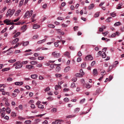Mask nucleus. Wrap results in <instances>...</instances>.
Returning a JSON list of instances; mask_svg holds the SVG:
<instances>
[{"label":"nucleus","mask_w":124,"mask_h":124,"mask_svg":"<svg viewBox=\"0 0 124 124\" xmlns=\"http://www.w3.org/2000/svg\"><path fill=\"white\" fill-rule=\"evenodd\" d=\"M57 108H53L52 110V111L53 113H55L56 112Z\"/></svg>","instance_id":"nucleus-39"},{"label":"nucleus","mask_w":124,"mask_h":124,"mask_svg":"<svg viewBox=\"0 0 124 124\" xmlns=\"http://www.w3.org/2000/svg\"><path fill=\"white\" fill-rule=\"evenodd\" d=\"M5 113L4 112H3L1 114V116L2 118H3L4 116L5 115Z\"/></svg>","instance_id":"nucleus-63"},{"label":"nucleus","mask_w":124,"mask_h":124,"mask_svg":"<svg viewBox=\"0 0 124 124\" xmlns=\"http://www.w3.org/2000/svg\"><path fill=\"white\" fill-rule=\"evenodd\" d=\"M10 21H9L7 19H6L4 21V22L5 23H6L7 25H9V23Z\"/></svg>","instance_id":"nucleus-12"},{"label":"nucleus","mask_w":124,"mask_h":124,"mask_svg":"<svg viewBox=\"0 0 124 124\" xmlns=\"http://www.w3.org/2000/svg\"><path fill=\"white\" fill-rule=\"evenodd\" d=\"M23 0H22L19 3V6H21L23 4Z\"/></svg>","instance_id":"nucleus-46"},{"label":"nucleus","mask_w":124,"mask_h":124,"mask_svg":"<svg viewBox=\"0 0 124 124\" xmlns=\"http://www.w3.org/2000/svg\"><path fill=\"white\" fill-rule=\"evenodd\" d=\"M15 83V84L16 85H21L23 84V83L21 81L20 82H16Z\"/></svg>","instance_id":"nucleus-7"},{"label":"nucleus","mask_w":124,"mask_h":124,"mask_svg":"<svg viewBox=\"0 0 124 124\" xmlns=\"http://www.w3.org/2000/svg\"><path fill=\"white\" fill-rule=\"evenodd\" d=\"M28 62L27 61H23L21 63V64H26Z\"/></svg>","instance_id":"nucleus-50"},{"label":"nucleus","mask_w":124,"mask_h":124,"mask_svg":"<svg viewBox=\"0 0 124 124\" xmlns=\"http://www.w3.org/2000/svg\"><path fill=\"white\" fill-rule=\"evenodd\" d=\"M31 78L33 79H36L37 78V76L36 75L34 74L31 75Z\"/></svg>","instance_id":"nucleus-28"},{"label":"nucleus","mask_w":124,"mask_h":124,"mask_svg":"<svg viewBox=\"0 0 124 124\" xmlns=\"http://www.w3.org/2000/svg\"><path fill=\"white\" fill-rule=\"evenodd\" d=\"M38 106V108L42 109H43L44 108V106L41 104H39Z\"/></svg>","instance_id":"nucleus-23"},{"label":"nucleus","mask_w":124,"mask_h":124,"mask_svg":"<svg viewBox=\"0 0 124 124\" xmlns=\"http://www.w3.org/2000/svg\"><path fill=\"white\" fill-rule=\"evenodd\" d=\"M118 62L117 61H116L115 62L113 65V67H116V65L118 64Z\"/></svg>","instance_id":"nucleus-36"},{"label":"nucleus","mask_w":124,"mask_h":124,"mask_svg":"<svg viewBox=\"0 0 124 124\" xmlns=\"http://www.w3.org/2000/svg\"><path fill=\"white\" fill-rule=\"evenodd\" d=\"M21 12V10H18L16 12L15 14V16H17L19 14V13Z\"/></svg>","instance_id":"nucleus-22"},{"label":"nucleus","mask_w":124,"mask_h":124,"mask_svg":"<svg viewBox=\"0 0 124 124\" xmlns=\"http://www.w3.org/2000/svg\"><path fill=\"white\" fill-rule=\"evenodd\" d=\"M15 11L14 9H12L11 10L10 9H9L8 11V13H9L10 14V16H11L14 14Z\"/></svg>","instance_id":"nucleus-2"},{"label":"nucleus","mask_w":124,"mask_h":124,"mask_svg":"<svg viewBox=\"0 0 124 124\" xmlns=\"http://www.w3.org/2000/svg\"><path fill=\"white\" fill-rule=\"evenodd\" d=\"M112 18V17H108L106 21L107 22H109L110 21V19Z\"/></svg>","instance_id":"nucleus-38"},{"label":"nucleus","mask_w":124,"mask_h":124,"mask_svg":"<svg viewBox=\"0 0 124 124\" xmlns=\"http://www.w3.org/2000/svg\"><path fill=\"white\" fill-rule=\"evenodd\" d=\"M85 87L86 88H89L90 87V85L89 84H86L85 85Z\"/></svg>","instance_id":"nucleus-64"},{"label":"nucleus","mask_w":124,"mask_h":124,"mask_svg":"<svg viewBox=\"0 0 124 124\" xmlns=\"http://www.w3.org/2000/svg\"><path fill=\"white\" fill-rule=\"evenodd\" d=\"M12 47H10L9 49H8L7 50H6V51H3L2 52V53H3V54H4L5 53H6V52H7V51H8L9 50H10L12 49Z\"/></svg>","instance_id":"nucleus-55"},{"label":"nucleus","mask_w":124,"mask_h":124,"mask_svg":"<svg viewBox=\"0 0 124 124\" xmlns=\"http://www.w3.org/2000/svg\"><path fill=\"white\" fill-rule=\"evenodd\" d=\"M80 73H81V76H83L84 74V73L83 72V70L81 69L80 70Z\"/></svg>","instance_id":"nucleus-37"},{"label":"nucleus","mask_w":124,"mask_h":124,"mask_svg":"<svg viewBox=\"0 0 124 124\" xmlns=\"http://www.w3.org/2000/svg\"><path fill=\"white\" fill-rule=\"evenodd\" d=\"M46 40V39H44L43 40L39 41H38L37 43L38 44H40L45 41Z\"/></svg>","instance_id":"nucleus-16"},{"label":"nucleus","mask_w":124,"mask_h":124,"mask_svg":"<svg viewBox=\"0 0 124 124\" xmlns=\"http://www.w3.org/2000/svg\"><path fill=\"white\" fill-rule=\"evenodd\" d=\"M75 76L76 77H81L82 76H81V74L80 73H77L75 75Z\"/></svg>","instance_id":"nucleus-44"},{"label":"nucleus","mask_w":124,"mask_h":124,"mask_svg":"<svg viewBox=\"0 0 124 124\" xmlns=\"http://www.w3.org/2000/svg\"><path fill=\"white\" fill-rule=\"evenodd\" d=\"M40 27L39 25H37L36 24H34L33 25V29H36L39 28Z\"/></svg>","instance_id":"nucleus-10"},{"label":"nucleus","mask_w":124,"mask_h":124,"mask_svg":"<svg viewBox=\"0 0 124 124\" xmlns=\"http://www.w3.org/2000/svg\"><path fill=\"white\" fill-rule=\"evenodd\" d=\"M71 87L72 88L75 87V84L73 82L71 83Z\"/></svg>","instance_id":"nucleus-45"},{"label":"nucleus","mask_w":124,"mask_h":124,"mask_svg":"<svg viewBox=\"0 0 124 124\" xmlns=\"http://www.w3.org/2000/svg\"><path fill=\"white\" fill-rule=\"evenodd\" d=\"M123 5L122 3H120L117 6V7L116 8L117 9H119L121 8V6Z\"/></svg>","instance_id":"nucleus-11"},{"label":"nucleus","mask_w":124,"mask_h":124,"mask_svg":"<svg viewBox=\"0 0 124 124\" xmlns=\"http://www.w3.org/2000/svg\"><path fill=\"white\" fill-rule=\"evenodd\" d=\"M12 78H11L9 77L7 78V80L8 81H12Z\"/></svg>","instance_id":"nucleus-53"},{"label":"nucleus","mask_w":124,"mask_h":124,"mask_svg":"<svg viewBox=\"0 0 124 124\" xmlns=\"http://www.w3.org/2000/svg\"><path fill=\"white\" fill-rule=\"evenodd\" d=\"M120 24H121L120 22H116L114 24V25L115 26H116L119 25Z\"/></svg>","instance_id":"nucleus-26"},{"label":"nucleus","mask_w":124,"mask_h":124,"mask_svg":"<svg viewBox=\"0 0 124 124\" xmlns=\"http://www.w3.org/2000/svg\"><path fill=\"white\" fill-rule=\"evenodd\" d=\"M30 63L32 65L36 64H37V62L36 61H33L30 62Z\"/></svg>","instance_id":"nucleus-30"},{"label":"nucleus","mask_w":124,"mask_h":124,"mask_svg":"<svg viewBox=\"0 0 124 124\" xmlns=\"http://www.w3.org/2000/svg\"><path fill=\"white\" fill-rule=\"evenodd\" d=\"M56 77L57 78L60 77L62 76V75L60 74H56L55 75Z\"/></svg>","instance_id":"nucleus-51"},{"label":"nucleus","mask_w":124,"mask_h":124,"mask_svg":"<svg viewBox=\"0 0 124 124\" xmlns=\"http://www.w3.org/2000/svg\"><path fill=\"white\" fill-rule=\"evenodd\" d=\"M64 55L67 57L68 58L70 57V53L69 52H65Z\"/></svg>","instance_id":"nucleus-8"},{"label":"nucleus","mask_w":124,"mask_h":124,"mask_svg":"<svg viewBox=\"0 0 124 124\" xmlns=\"http://www.w3.org/2000/svg\"><path fill=\"white\" fill-rule=\"evenodd\" d=\"M50 90V88L49 87H48L46 88L45 89V90H44L45 92H46L49 91Z\"/></svg>","instance_id":"nucleus-61"},{"label":"nucleus","mask_w":124,"mask_h":124,"mask_svg":"<svg viewBox=\"0 0 124 124\" xmlns=\"http://www.w3.org/2000/svg\"><path fill=\"white\" fill-rule=\"evenodd\" d=\"M31 121L30 120H28L25 121V123L26 124H30L31 123Z\"/></svg>","instance_id":"nucleus-34"},{"label":"nucleus","mask_w":124,"mask_h":124,"mask_svg":"<svg viewBox=\"0 0 124 124\" xmlns=\"http://www.w3.org/2000/svg\"><path fill=\"white\" fill-rule=\"evenodd\" d=\"M59 41H57L56 42L54 43V46L56 47H58V46L59 44L58 43Z\"/></svg>","instance_id":"nucleus-32"},{"label":"nucleus","mask_w":124,"mask_h":124,"mask_svg":"<svg viewBox=\"0 0 124 124\" xmlns=\"http://www.w3.org/2000/svg\"><path fill=\"white\" fill-rule=\"evenodd\" d=\"M16 59H14L13 60H9L8 61V62H10V63H13L14 62H15L16 61Z\"/></svg>","instance_id":"nucleus-40"},{"label":"nucleus","mask_w":124,"mask_h":124,"mask_svg":"<svg viewBox=\"0 0 124 124\" xmlns=\"http://www.w3.org/2000/svg\"><path fill=\"white\" fill-rule=\"evenodd\" d=\"M31 107L32 109H34L35 108V105L33 104H31Z\"/></svg>","instance_id":"nucleus-43"},{"label":"nucleus","mask_w":124,"mask_h":124,"mask_svg":"<svg viewBox=\"0 0 124 124\" xmlns=\"http://www.w3.org/2000/svg\"><path fill=\"white\" fill-rule=\"evenodd\" d=\"M80 110V108H76L74 110V112L75 113H77L79 112Z\"/></svg>","instance_id":"nucleus-33"},{"label":"nucleus","mask_w":124,"mask_h":124,"mask_svg":"<svg viewBox=\"0 0 124 124\" xmlns=\"http://www.w3.org/2000/svg\"><path fill=\"white\" fill-rule=\"evenodd\" d=\"M70 68L69 66L66 67L64 69V71L66 72L68 71L69 70Z\"/></svg>","instance_id":"nucleus-27"},{"label":"nucleus","mask_w":124,"mask_h":124,"mask_svg":"<svg viewBox=\"0 0 124 124\" xmlns=\"http://www.w3.org/2000/svg\"><path fill=\"white\" fill-rule=\"evenodd\" d=\"M61 70V68L59 66H58L55 69V70L57 72H59Z\"/></svg>","instance_id":"nucleus-18"},{"label":"nucleus","mask_w":124,"mask_h":124,"mask_svg":"<svg viewBox=\"0 0 124 124\" xmlns=\"http://www.w3.org/2000/svg\"><path fill=\"white\" fill-rule=\"evenodd\" d=\"M100 89H98L96 91V94L94 93L93 94V95H98L99 93H100Z\"/></svg>","instance_id":"nucleus-20"},{"label":"nucleus","mask_w":124,"mask_h":124,"mask_svg":"<svg viewBox=\"0 0 124 124\" xmlns=\"http://www.w3.org/2000/svg\"><path fill=\"white\" fill-rule=\"evenodd\" d=\"M77 80V78L76 77H74L72 79V81L74 82H76Z\"/></svg>","instance_id":"nucleus-47"},{"label":"nucleus","mask_w":124,"mask_h":124,"mask_svg":"<svg viewBox=\"0 0 124 124\" xmlns=\"http://www.w3.org/2000/svg\"><path fill=\"white\" fill-rule=\"evenodd\" d=\"M22 43H23V45L25 46H27L29 44V42L28 41H26L24 42V41H23L22 43L20 44V45H21V44H22Z\"/></svg>","instance_id":"nucleus-14"},{"label":"nucleus","mask_w":124,"mask_h":124,"mask_svg":"<svg viewBox=\"0 0 124 124\" xmlns=\"http://www.w3.org/2000/svg\"><path fill=\"white\" fill-rule=\"evenodd\" d=\"M99 12H97L94 15V17H98L99 15Z\"/></svg>","instance_id":"nucleus-35"},{"label":"nucleus","mask_w":124,"mask_h":124,"mask_svg":"<svg viewBox=\"0 0 124 124\" xmlns=\"http://www.w3.org/2000/svg\"><path fill=\"white\" fill-rule=\"evenodd\" d=\"M20 19L19 17L17 18L16 19L14 20V21H12V22H16L18 21Z\"/></svg>","instance_id":"nucleus-56"},{"label":"nucleus","mask_w":124,"mask_h":124,"mask_svg":"<svg viewBox=\"0 0 124 124\" xmlns=\"http://www.w3.org/2000/svg\"><path fill=\"white\" fill-rule=\"evenodd\" d=\"M19 39L18 38H16L14 40L13 42L12 43L13 44H15L16 43H17V42L19 41Z\"/></svg>","instance_id":"nucleus-9"},{"label":"nucleus","mask_w":124,"mask_h":124,"mask_svg":"<svg viewBox=\"0 0 124 124\" xmlns=\"http://www.w3.org/2000/svg\"><path fill=\"white\" fill-rule=\"evenodd\" d=\"M16 114L14 112H12L11 113V116H15L16 115Z\"/></svg>","instance_id":"nucleus-62"},{"label":"nucleus","mask_w":124,"mask_h":124,"mask_svg":"<svg viewBox=\"0 0 124 124\" xmlns=\"http://www.w3.org/2000/svg\"><path fill=\"white\" fill-rule=\"evenodd\" d=\"M26 25H23L21 27V29L23 31H25V30L26 28Z\"/></svg>","instance_id":"nucleus-29"},{"label":"nucleus","mask_w":124,"mask_h":124,"mask_svg":"<svg viewBox=\"0 0 124 124\" xmlns=\"http://www.w3.org/2000/svg\"><path fill=\"white\" fill-rule=\"evenodd\" d=\"M94 7L93 4H92L90 5L88 7V8L89 9H92Z\"/></svg>","instance_id":"nucleus-17"},{"label":"nucleus","mask_w":124,"mask_h":124,"mask_svg":"<svg viewBox=\"0 0 124 124\" xmlns=\"http://www.w3.org/2000/svg\"><path fill=\"white\" fill-rule=\"evenodd\" d=\"M20 34V32H18L16 33L14 35V38H16Z\"/></svg>","instance_id":"nucleus-21"},{"label":"nucleus","mask_w":124,"mask_h":124,"mask_svg":"<svg viewBox=\"0 0 124 124\" xmlns=\"http://www.w3.org/2000/svg\"><path fill=\"white\" fill-rule=\"evenodd\" d=\"M33 11L32 10H31L30 12H29V16L31 17L32 15Z\"/></svg>","instance_id":"nucleus-49"},{"label":"nucleus","mask_w":124,"mask_h":124,"mask_svg":"<svg viewBox=\"0 0 124 124\" xmlns=\"http://www.w3.org/2000/svg\"><path fill=\"white\" fill-rule=\"evenodd\" d=\"M6 7H4L3 8L2 10L1 11V13H2L6 9Z\"/></svg>","instance_id":"nucleus-57"},{"label":"nucleus","mask_w":124,"mask_h":124,"mask_svg":"<svg viewBox=\"0 0 124 124\" xmlns=\"http://www.w3.org/2000/svg\"><path fill=\"white\" fill-rule=\"evenodd\" d=\"M119 34H120L117 31H116V33H114L111 35V37H115L116 36V35H117V36H119Z\"/></svg>","instance_id":"nucleus-5"},{"label":"nucleus","mask_w":124,"mask_h":124,"mask_svg":"<svg viewBox=\"0 0 124 124\" xmlns=\"http://www.w3.org/2000/svg\"><path fill=\"white\" fill-rule=\"evenodd\" d=\"M39 36L38 35H35L33 36V39H36L38 38Z\"/></svg>","instance_id":"nucleus-52"},{"label":"nucleus","mask_w":124,"mask_h":124,"mask_svg":"<svg viewBox=\"0 0 124 124\" xmlns=\"http://www.w3.org/2000/svg\"><path fill=\"white\" fill-rule=\"evenodd\" d=\"M93 76H96L98 74L97 69H94L93 70Z\"/></svg>","instance_id":"nucleus-4"},{"label":"nucleus","mask_w":124,"mask_h":124,"mask_svg":"<svg viewBox=\"0 0 124 124\" xmlns=\"http://www.w3.org/2000/svg\"><path fill=\"white\" fill-rule=\"evenodd\" d=\"M62 121V120L61 121L60 120H57V121L56 120L54 122L52 123V124H61V121Z\"/></svg>","instance_id":"nucleus-6"},{"label":"nucleus","mask_w":124,"mask_h":124,"mask_svg":"<svg viewBox=\"0 0 124 124\" xmlns=\"http://www.w3.org/2000/svg\"><path fill=\"white\" fill-rule=\"evenodd\" d=\"M6 112L8 113L9 114L10 113V109L8 107H7L6 109Z\"/></svg>","instance_id":"nucleus-31"},{"label":"nucleus","mask_w":124,"mask_h":124,"mask_svg":"<svg viewBox=\"0 0 124 124\" xmlns=\"http://www.w3.org/2000/svg\"><path fill=\"white\" fill-rule=\"evenodd\" d=\"M18 119L21 120H23L25 119V118L22 117L20 116H19L18 117Z\"/></svg>","instance_id":"nucleus-48"},{"label":"nucleus","mask_w":124,"mask_h":124,"mask_svg":"<svg viewBox=\"0 0 124 124\" xmlns=\"http://www.w3.org/2000/svg\"><path fill=\"white\" fill-rule=\"evenodd\" d=\"M39 119H35V124H37L38 123L39 121Z\"/></svg>","instance_id":"nucleus-60"},{"label":"nucleus","mask_w":124,"mask_h":124,"mask_svg":"<svg viewBox=\"0 0 124 124\" xmlns=\"http://www.w3.org/2000/svg\"><path fill=\"white\" fill-rule=\"evenodd\" d=\"M52 54L54 58H58L60 56V53H56L55 52H53Z\"/></svg>","instance_id":"nucleus-3"},{"label":"nucleus","mask_w":124,"mask_h":124,"mask_svg":"<svg viewBox=\"0 0 124 124\" xmlns=\"http://www.w3.org/2000/svg\"><path fill=\"white\" fill-rule=\"evenodd\" d=\"M26 67L27 68L29 69H31L34 67L30 65H26Z\"/></svg>","instance_id":"nucleus-15"},{"label":"nucleus","mask_w":124,"mask_h":124,"mask_svg":"<svg viewBox=\"0 0 124 124\" xmlns=\"http://www.w3.org/2000/svg\"><path fill=\"white\" fill-rule=\"evenodd\" d=\"M22 66L20 63V64H19L18 65L16 66L15 68L16 69L20 68L22 67Z\"/></svg>","instance_id":"nucleus-24"},{"label":"nucleus","mask_w":124,"mask_h":124,"mask_svg":"<svg viewBox=\"0 0 124 124\" xmlns=\"http://www.w3.org/2000/svg\"><path fill=\"white\" fill-rule=\"evenodd\" d=\"M10 69V68H6L2 69V71H5L7 70H9Z\"/></svg>","instance_id":"nucleus-25"},{"label":"nucleus","mask_w":124,"mask_h":124,"mask_svg":"<svg viewBox=\"0 0 124 124\" xmlns=\"http://www.w3.org/2000/svg\"><path fill=\"white\" fill-rule=\"evenodd\" d=\"M93 59V57L90 55H88L85 57V60H91Z\"/></svg>","instance_id":"nucleus-1"},{"label":"nucleus","mask_w":124,"mask_h":124,"mask_svg":"<svg viewBox=\"0 0 124 124\" xmlns=\"http://www.w3.org/2000/svg\"><path fill=\"white\" fill-rule=\"evenodd\" d=\"M3 100H4V101H5V104L7 106L9 105V104L8 102V100L7 99H6V98H4V99H3Z\"/></svg>","instance_id":"nucleus-13"},{"label":"nucleus","mask_w":124,"mask_h":124,"mask_svg":"<svg viewBox=\"0 0 124 124\" xmlns=\"http://www.w3.org/2000/svg\"><path fill=\"white\" fill-rule=\"evenodd\" d=\"M86 63L85 62H83L81 65L82 67L83 68H85L86 66Z\"/></svg>","instance_id":"nucleus-42"},{"label":"nucleus","mask_w":124,"mask_h":124,"mask_svg":"<svg viewBox=\"0 0 124 124\" xmlns=\"http://www.w3.org/2000/svg\"><path fill=\"white\" fill-rule=\"evenodd\" d=\"M29 11H27L25 15L24 16V18L26 17L29 15Z\"/></svg>","instance_id":"nucleus-19"},{"label":"nucleus","mask_w":124,"mask_h":124,"mask_svg":"<svg viewBox=\"0 0 124 124\" xmlns=\"http://www.w3.org/2000/svg\"><path fill=\"white\" fill-rule=\"evenodd\" d=\"M48 27L51 28H54V26L52 24H50L48 25Z\"/></svg>","instance_id":"nucleus-41"},{"label":"nucleus","mask_w":124,"mask_h":124,"mask_svg":"<svg viewBox=\"0 0 124 124\" xmlns=\"http://www.w3.org/2000/svg\"><path fill=\"white\" fill-rule=\"evenodd\" d=\"M64 101L65 102H67L69 101V99L68 98H66L64 99Z\"/></svg>","instance_id":"nucleus-54"},{"label":"nucleus","mask_w":124,"mask_h":124,"mask_svg":"<svg viewBox=\"0 0 124 124\" xmlns=\"http://www.w3.org/2000/svg\"><path fill=\"white\" fill-rule=\"evenodd\" d=\"M44 58V57H39L38 58V59L40 60H43Z\"/></svg>","instance_id":"nucleus-58"},{"label":"nucleus","mask_w":124,"mask_h":124,"mask_svg":"<svg viewBox=\"0 0 124 124\" xmlns=\"http://www.w3.org/2000/svg\"><path fill=\"white\" fill-rule=\"evenodd\" d=\"M85 99H83L80 101V103L81 104L83 103L85 101Z\"/></svg>","instance_id":"nucleus-59"}]
</instances>
